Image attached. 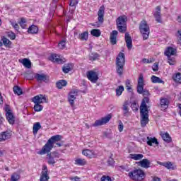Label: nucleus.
I'll use <instances>...</instances> for the list:
<instances>
[{"mask_svg": "<svg viewBox=\"0 0 181 181\" xmlns=\"http://www.w3.org/2000/svg\"><path fill=\"white\" fill-rule=\"evenodd\" d=\"M132 107V109L134 110V111H138V104H136V103H133L131 105Z\"/></svg>", "mask_w": 181, "mask_h": 181, "instance_id": "55", "label": "nucleus"}, {"mask_svg": "<svg viewBox=\"0 0 181 181\" xmlns=\"http://www.w3.org/2000/svg\"><path fill=\"white\" fill-rule=\"evenodd\" d=\"M175 37H177V45L181 47V29L178 30L175 33Z\"/></svg>", "mask_w": 181, "mask_h": 181, "instance_id": "45", "label": "nucleus"}, {"mask_svg": "<svg viewBox=\"0 0 181 181\" xmlns=\"http://www.w3.org/2000/svg\"><path fill=\"white\" fill-rule=\"evenodd\" d=\"M71 64H69L67 65H64L62 68V71L64 73H69L71 71V67L70 66Z\"/></svg>", "mask_w": 181, "mask_h": 181, "instance_id": "49", "label": "nucleus"}, {"mask_svg": "<svg viewBox=\"0 0 181 181\" xmlns=\"http://www.w3.org/2000/svg\"><path fill=\"white\" fill-rule=\"evenodd\" d=\"M153 16L158 23H162V14L160 13V6H158L156 8V11Z\"/></svg>", "mask_w": 181, "mask_h": 181, "instance_id": "17", "label": "nucleus"}, {"mask_svg": "<svg viewBox=\"0 0 181 181\" xmlns=\"http://www.w3.org/2000/svg\"><path fill=\"white\" fill-rule=\"evenodd\" d=\"M105 11V7L101 6L98 11V20L100 23H103L104 22V13Z\"/></svg>", "mask_w": 181, "mask_h": 181, "instance_id": "18", "label": "nucleus"}, {"mask_svg": "<svg viewBox=\"0 0 181 181\" xmlns=\"http://www.w3.org/2000/svg\"><path fill=\"white\" fill-rule=\"evenodd\" d=\"M34 110L36 112H39L43 110V106L42 105L39 104L38 103H34Z\"/></svg>", "mask_w": 181, "mask_h": 181, "instance_id": "43", "label": "nucleus"}, {"mask_svg": "<svg viewBox=\"0 0 181 181\" xmlns=\"http://www.w3.org/2000/svg\"><path fill=\"white\" fill-rule=\"evenodd\" d=\"M6 117L9 124H15V116H13V114H12V112H11V110H8L6 112Z\"/></svg>", "mask_w": 181, "mask_h": 181, "instance_id": "23", "label": "nucleus"}, {"mask_svg": "<svg viewBox=\"0 0 181 181\" xmlns=\"http://www.w3.org/2000/svg\"><path fill=\"white\" fill-rule=\"evenodd\" d=\"M146 104H149V98L142 99L140 105V114L141 117V126L143 128L146 127V124L149 122V111L148 110V105Z\"/></svg>", "mask_w": 181, "mask_h": 181, "instance_id": "1", "label": "nucleus"}, {"mask_svg": "<svg viewBox=\"0 0 181 181\" xmlns=\"http://www.w3.org/2000/svg\"><path fill=\"white\" fill-rule=\"evenodd\" d=\"M173 80H174L175 83H180V84H181V73L178 72L173 75Z\"/></svg>", "mask_w": 181, "mask_h": 181, "instance_id": "33", "label": "nucleus"}, {"mask_svg": "<svg viewBox=\"0 0 181 181\" xmlns=\"http://www.w3.org/2000/svg\"><path fill=\"white\" fill-rule=\"evenodd\" d=\"M124 66H125V54L119 52L116 57V71L119 76L124 73Z\"/></svg>", "mask_w": 181, "mask_h": 181, "instance_id": "3", "label": "nucleus"}, {"mask_svg": "<svg viewBox=\"0 0 181 181\" xmlns=\"http://www.w3.org/2000/svg\"><path fill=\"white\" fill-rule=\"evenodd\" d=\"M125 84H126V88H127V91H129V93H131V92L132 91V86H131V81H129V80L127 79V80L126 81Z\"/></svg>", "mask_w": 181, "mask_h": 181, "instance_id": "50", "label": "nucleus"}, {"mask_svg": "<svg viewBox=\"0 0 181 181\" xmlns=\"http://www.w3.org/2000/svg\"><path fill=\"white\" fill-rule=\"evenodd\" d=\"M168 57V64H170V66H175L176 64V59H175V57Z\"/></svg>", "mask_w": 181, "mask_h": 181, "instance_id": "48", "label": "nucleus"}, {"mask_svg": "<svg viewBox=\"0 0 181 181\" xmlns=\"http://www.w3.org/2000/svg\"><path fill=\"white\" fill-rule=\"evenodd\" d=\"M90 35H92V36H95V37H100V36H101V30L98 29H93L90 31Z\"/></svg>", "mask_w": 181, "mask_h": 181, "instance_id": "35", "label": "nucleus"}, {"mask_svg": "<svg viewBox=\"0 0 181 181\" xmlns=\"http://www.w3.org/2000/svg\"><path fill=\"white\" fill-rule=\"evenodd\" d=\"M157 163L158 165H160L161 166H164V168H166V169H171V170H176L177 166L173 165L172 162L168 161L162 163L160 161H158Z\"/></svg>", "mask_w": 181, "mask_h": 181, "instance_id": "16", "label": "nucleus"}, {"mask_svg": "<svg viewBox=\"0 0 181 181\" xmlns=\"http://www.w3.org/2000/svg\"><path fill=\"white\" fill-rule=\"evenodd\" d=\"M137 93H139V94H143V95H144V98H143V100L144 99V98H148V97H149V95H151V94L149 93V91L148 90H146V89H144V87L142 88V90H141V92H139V91H137Z\"/></svg>", "mask_w": 181, "mask_h": 181, "instance_id": "36", "label": "nucleus"}, {"mask_svg": "<svg viewBox=\"0 0 181 181\" xmlns=\"http://www.w3.org/2000/svg\"><path fill=\"white\" fill-rule=\"evenodd\" d=\"M33 103L43 104V103H47V99L46 98V95L40 94L33 98Z\"/></svg>", "mask_w": 181, "mask_h": 181, "instance_id": "14", "label": "nucleus"}, {"mask_svg": "<svg viewBox=\"0 0 181 181\" xmlns=\"http://www.w3.org/2000/svg\"><path fill=\"white\" fill-rule=\"evenodd\" d=\"M100 54L97 53H91L89 56V60H90L91 62H94L95 60H98Z\"/></svg>", "mask_w": 181, "mask_h": 181, "instance_id": "42", "label": "nucleus"}, {"mask_svg": "<svg viewBox=\"0 0 181 181\" xmlns=\"http://www.w3.org/2000/svg\"><path fill=\"white\" fill-rule=\"evenodd\" d=\"M40 128H42V125H40V122H36L35 124H33V132L35 135H36V134H37V132H39V129H40Z\"/></svg>", "mask_w": 181, "mask_h": 181, "instance_id": "30", "label": "nucleus"}, {"mask_svg": "<svg viewBox=\"0 0 181 181\" xmlns=\"http://www.w3.org/2000/svg\"><path fill=\"white\" fill-rule=\"evenodd\" d=\"M152 144H155V145H156V146H158V145H159V141H158V139L155 138V137H147V145H148V146H152Z\"/></svg>", "mask_w": 181, "mask_h": 181, "instance_id": "25", "label": "nucleus"}, {"mask_svg": "<svg viewBox=\"0 0 181 181\" xmlns=\"http://www.w3.org/2000/svg\"><path fill=\"white\" fill-rule=\"evenodd\" d=\"M86 77L91 83H97L98 81V74L94 71H88L86 73Z\"/></svg>", "mask_w": 181, "mask_h": 181, "instance_id": "10", "label": "nucleus"}, {"mask_svg": "<svg viewBox=\"0 0 181 181\" xmlns=\"http://www.w3.org/2000/svg\"><path fill=\"white\" fill-rule=\"evenodd\" d=\"M124 39L128 50H131V49H132V38L131 37L129 33H125Z\"/></svg>", "mask_w": 181, "mask_h": 181, "instance_id": "19", "label": "nucleus"}, {"mask_svg": "<svg viewBox=\"0 0 181 181\" xmlns=\"http://www.w3.org/2000/svg\"><path fill=\"white\" fill-rule=\"evenodd\" d=\"M14 93L17 94V95H22L23 94V92L22 91V88L19 86H14L13 88Z\"/></svg>", "mask_w": 181, "mask_h": 181, "instance_id": "41", "label": "nucleus"}, {"mask_svg": "<svg viewBox=\"0 0 181 181\" xmlns=\"http://www.w3.org/2000/svg\"><path fill=\"white\" fill-rule=\"evenodd\" d=\"M35 78L38 83H42V81H44V83H49V76L45 74H35Z\"/></svg>", "mask_w": 181, "mask_h": 181, "instance_id": "13", "label": "nucleus"}, {"mask_svg": "<svg viewBox=\"0 0 181 181\" xmlns=\"http://www.w3.org/2000/svg\"><path fill=\"white\" fill-rule=\"evenodd\" d=\"M71 180H74V181H81V178H80L79 177L76 176V177L71 178Z\"/></svg>", "mask_w": 181, "mask_h": 181, "instance_id": "61", "label": "nucleus"}, {"mask_svg": "<svg viewBox=\"0 0 181 181\" xmlns=\"http://www.w3.org/2000/svg\"><path fill=\"white\" fill-rule=\"evenodd\" d=\"M124 91V86H119L116 89V95L117 97H119L122 94V92Z\"/></svg>", "mask_w": 181, "mask_h": 181, "instance_id": "47", "label": "nucleus"}, {"mask_svg": "<svg viewBox=\"0 0 181 181\" xmlns=\"http://www.w3.org/2000/svg\"><path fill=\"white\" fill-rule=\"evenodd\" d=\"M12 137V131L6 130L0 133V142H5V141H8V139H11Z\"/></svg>", "mask_w": 181, "mask_h": 181, "instance_id": "11", "label": "nucleus"}, {"mask_svg": "<svg viewBox=\"0 0 181 181\" xmlns=\"http://www.w3.org/2000/svg\"><path fill=\"white\" fill-rule=\"evenodd\" d=\"M118 129L119 132L124 131V124L121 121L119 122Z\"/></svg>", "mask_w": 181, "mask_h": 181, "instance_id": "54", "label": "nucleus"}, {"mask_svg": "<svg viewBox=\"0 0 181 181\" xmlns=\"http://www.w3.org/2000/svg\"><path fill=\"white\" fill-rule=\"evenodd\" d=\"M153 181H160V178H159V177H154L153 178Z\"/></svg>", "mask_w": 181, "mask_h": 181, "instance_id": "63", "label": "nucleus"}, {"mask_svg": "<svg viewBox=\"0 0 181 181\" xmlns=\"http://www.w3.org/2000/svg\"><path fill=\"white\" fill-rule=\"evenodd\" d=\"M151 81L152 83H163V81H162V79H160L159 77L155 76V75H153L151 76Z\"/></svg>", "mask_w": 181, "mask_h": 181, "instance_id": "40", "label": "nucleus"}, {"mask_svg": "<svg viewBox=\"0 0 181 181\" xmlns=\"http://www.w3.org/2000/svg\"><path fill=\"white\" fill-rule=\"evenodd\" d=\"M2 41H3V44L4 45V46H6V47H11L12 45V42L8 40V38L3 37Z\"/></svg>", "mask_w": 181, "mask_h": 181, "instance_id": "44", "label": "nucleus"}, {"mask_svg": "<svg viewBox=\"0 0 181 181\" xmlns=\"http://www.w3.org/2000/svg\"><path fill=\"white\" fill-rule=\"evenodd\" d=\"M145 84L144 83V74H140L138 79V84H137V91L141 92L142 88H144Z\"/></svg>", "mask_w": 181, "mask_h": 181, "instance_id": "20", "label": "nucleus"}, {"mask_svg": "<svg viewBox=\"0 0 181 181\" xmlns=\"http://www.w3.org/2000/svg\"><path fill=\"white\" fill-rule=\"evenodd\" d=\"M131 159L134 160H141L144 158L143 154H130Z\"/></svg>", "mask_w": 181, "mask_h": 181, "instance_id": "37", "label": "nucleus"}, {"mask_svg": "<svg viewBox=\"0 0 181 181\" xmlns=\"http://www.w3.org/2000/svg\"><path fill=\"white\" fill-rule=\"evenodd\" d=\"M78 4V0H71L69 6H76Z\"/></svg>", "mask_w": 181, "mask_h": 181, "instance_id": "56", "label": "nucleus"}, {"mask_svg": "<svg viewBox=\"0 0 181 181\" xmlns=\"http://www.w3.org/2000/svg\"><path fill=\"white\" fill-rule=\"evenodd\" d=\"M49 153L54 159V158H60V154L57 151H53Z\"/></svg>", "mask_w": 181, "mask_h": 181, "instance_id": "51", "label": "nucleus"}, {"mask_svg": "<svg viewBox=\"0 0 181 181\" xmlns=\"http://www.w3.org/2000/svg\"><path fill=\"white\" fill-rule=\"evenodd\" d=\"M39 32V28L35 25H33L28 28V33H37Z\"/></svg>", "mask_w": 181, "mask_h": 181, "instance_id": "39", "label": "nucleus"}, {"mask_svg": "<svg viewBox=\"0 0 181 181\" xmlns=\"http://www.w3.org/2000/svg\"><path fill=\"white\" fill-rule=\"evenodd\" d=\"M77 95H78V92L77 90H72L69 92L68 95V101L71 107L74 105V100L77 98Z\"/></svg>", "mask_w": 181, "mask_h": 181, "instance_id": "9", "label": "nucleus"}, {"mask_svg": "<svg viewBox=\"0 0 181 181\" xmlns=\"http://www.w3.org/2000/svg\"><path fill=\"white\" fill-rule=\"evenodd\" d=\"M138 166L144 168V169H149L151 168V160L148 158H144L139 162L136 163Z\"/></svg>", "mask_w": 181, "mask_h": 181, "instance_id": "15", "label": "nucleus"}, {"mask_svg": "<svg viewBox=\"0 0 181 181\" xmlns=\"http://www.w3.org/2000/svg\"><path fill=\"white\" fill-rule=\"evenodd\" d=\"M142 63H147V64H149V63H153V60L151 59H147L146 58H144L142 59Z\"/></svg>", "mask_w": 181, "mask_h": 181, "instance_id": "59", "label": "nucleus"}, {"mask_svg": "<svg viewBox=\"0 0 181 181\" xmlns=\"http://www.w3.org/2000/svg\"><path fill=\"white\" fill-rule=\"evenodd\" d=\"M8 37H10L11 40H15V39H16V35H15V33L13 32H8Z\"/></svg>", "mask_w": 181, "mask_h": 181, "instance_id": "52", "label": "nucleus"}, {"mask_svg": "<svg viewBox=\"0 0 181 181\" xmlns=\"http://www.w3.org/2000/svg\"><path fill=\"white\" fill-rule=\"evenodd\" d=\"M128 176H129L132 180L142 181L146 177V174H145V172L141 169H135L129 173Z\"/></svg>", "mask_w": 181, "mask_h": 181, "instance_id": "5", "label": "nucleus"}, {"mask_svg": "<svg viewBox=\"0 0 181 181\" xmlns=\"http://www.w3.org/2000/svg\"><path fill=\"white\" fill-rule=\"evenodd\" d=\"M49 60L53 62V63H57L58 64H63V63L66 62V59L60 58V56L57 54H52L49 57Z\"/></svg>", "mask_w": 181, "mask_h": 181, "instance_id": "8", "label": "nucleus"}, {"mask_svg": "<svg viewBox=\"0 0 181 181\" xmlns=\"http://www.w3.org/2000/svg\"><path fill=\"white\" fill-rule=\"evenodd\" d=\"M124 117L129 116V108L128 107V103L125 102L122 107Z\"/></svg>", "mask_w": 181, "mask_h": 181, "instance_id": "28", "label": "nucleus"}, {"mask_svg": "<svg viewBox=\"0 0 181 181\" xmlns=\"http://www.w3.org/2000/svg\"><path fill=\"white\" fill-rule=\"evenodd\" d=\"M139 30L143 36V40H146L149 37V25L145 21H142L139 25Z\"/></svg>", "mask_w": 181, "mask_h": 181, "instance_id": "6", "label": "nucleus"}, {"mask_svg": "<svg viewBox=\"0 0 181 181\" xmlns=\"http://www.w3.org/2000/svg\"><path fill=\"white\" fill-rule=\"evenodd\" d=\"M118 36V31L113 30L110 33V43L112 45H117V37Z\"/></svg>", "mask_w": 181, "mask_h": 181, "instance_id": "24", "label": "nucleus"}, {"mask_svg": "<svg viewBox=\"0 0 181 181\" xmlns=\"http://www.w3.org/2000/svg\"><path fill=\"white\" fill-rule=\"evenodd\" d=\"M58 47H59V49H64V47H66V41L65 40H62L58 44Z\"/></svg>", "mask_w": 181, "mask_h": 181, "instance_id": "53", "label": "nucleus"}, {"mask_svg": "<svg viewBox=\"0 0 181 181\" xmlns=\"http://www.w3.org/2000/svg\"><path fill=\"white\" fill-rule=\"evenodd\" d=\"M19 179H21V175L18 173H14L11 175V181H18Z\"/></svg>", "mask_w": 181, "mask_h": 181, "instance_id": "46", "label": "nucleus"}, {"mask_svg": "<svg viewBox=\"0 0 181 181\" xmlns=\"http://www.w3.org/2000/svg\"><path fill=\"white\" fill-rule=\"evenodd\" d=\"M82 153L83 155H84V156H87L90 158H95L97 156V153H95V151L89 149L83 150L82 151Z\"/></svg>", "mask_w": 181, "mask_h": 181, "instance_id": "21", "label": "nucleus"}, {"mask_svg": "<svg viewBox=\"0 0 181 181\" xmlns=\"http://www.w3.org/2000/svg\"><path fill=\"white\" fill-rule=\"evenodd\" d=\"M47 166L43 165L42 170L40 178V181H49V179H50V177H49Z\"/></svg>", "mask_w": 181, "mask_h": 181, "instance_id": "12", "label": "nucleus"}, {"mask_svg": "<svg viewBox=\"0 0 181 181\" xmlns=\"http://www.w3.org/2000/svg\"><path fill=\"white\" fill-rule=\"evenodd\" d=\"M111 115H107V116L102 117L100 119L96 120L93 124V127H100L101 125H104L107 124V122H110V119H111Z\"/></svg>", "mask_w": 181, "mask_h": 181, "instance_id": "7", "label": "nucleus"}, {"mask_svg": "<svg viewBox=\"0 0 181 181\" xmlns=\"http://www.w3.org/2000/svg\"><path fill=\"white\" fill-rule=\"evenodd\" d=\"M75 165H78V166H84V165H87V161L86 159L78 158L75 160Z\"/></svg>", "mask_w": 181, "mask_h": 181, "instance_id": "31", "label": "nucleus"}, {"mask_svg": "<svg viewBox=\"0 0 181 181\" xmlns=\"http://www.w3.org/2000/svg\"><path fill=\"white\" fill-rule=\"evenodd\" d=\"M22 64L24 66L26 67V69H30V67H32V62H30V60H29V59L24 58L23 59Z\"/></svg>", "mask_w": 181, "mask_h": 181, "instance_id": "32", "label": "nucleus"}, {"mask_svg": "<svg viewBox=\"0 0 181 181\" xmlns=\"http://www.w3.org/2000/svg\"><path fill=\"white\" fill-rule=\"evenodd\" d=\"M160 107L161 108H164V110H166L169 107V99L168 98H161L160 99Z\"/></svg>", "mask_w": 181, "mask_h": 181, "instance_id": "27", "label": "nucleus"}, {"mask_svg": "<svg viewBox=\"0 0 181 181\" xmlns=\"http://www.w3.org/2000/svg\"><path fill=\"white\" fill-rule=\"evenodd\" d=\"M56 86L59 90H62L63 87H66L67 86V81L60 80L56 83Z\"/></svg>", "mask_w": 181, "mask_h": 181, "instance_id": "29", "label": "nucleus"}, {"mask_svg": "<svg viewBox=\"0 0 181 181\" xmlns=\"http://www.w3.org/2000/svg\"><path fill=\"white\" fill-rule=\"evenodd\" d=\"M101 181H111V177L110 176H103Z\"/></svg>", "mask_w": 181, "mask_h": 181, "instance_id": "57", "label": "nucleus"}, {"mask_svg": "<svg viewBox=\"0 0 181 181\" xmlns=\"http://www.w3.org/2000/svg\"><path fill=\"white\" fill-rule=\"evenodd\" d=\"M49 153V152L46 153H47V159L48 160L47 163L49 165H54V163H56V160H54V158Z\"/></svg>", "mask_w": 181, "mask_h": 181, "instance_id": "34", "label": "nucleus"}, {"mask_svg": "<svg viewBox=\"0 0 181 181\" xmlns=\"http://www.w3.org/2000/svg\"><path fill=\"white\" fill-rule=\"evenodd\" d=\"M127 22H128V17L127 16H120L116 20V25L117 30L120 33H125L127 32Z\"/></svg>", "mask_w": 181, "mask_h": 181, "instance_id": "4", "label": "nucleus"}, {"mask_svg": "<svg viewBox=\"0 0 181 181\" xmlns=\"http://www.w3.org/2000/svg\"><path fill=\"white\" fill-rule=\"evenodd\" d=\"M176 49L172 47H168L165 49L164 54L165 56L172 57V56H175L176 54Z\"/></svg>", "mask_w": 181, "mask_h": 181, "instance_id": "22", "label": "nucleus"}, {"mask_svg": "<svg viewBox=\"0 0 181 181\" xmlns=\"http://www.w3.org/2000/svg\"><path fill=\"white\" fill-rule=\"evenodd\" d=\"M160 136L165 141V142H167L169 144L170 142H172V137H170V135H169V133H160Z\"/></svg>", "mask_w": 181, "mask_h": 181, "instance_id": "26", "label": "nucleus"}, {"mask_svg": "<svg viewBox=\"0 0 181 181\" xmlns=\"http://www.w3.org/2000/svg\"><path fill=\"white\" fill-rule=\"evenodd\" d=\"M11 25L13 26V28H14V29H16V30H18L19 29V25H18V23H11Z\"/></svg>", "mask_w": 181, "mask_h": 181, "instance_id": "60", "label": "nucleus"}, {"mask_svg": "<svg viewBox=\"0 0 181 181\" xmlns=\"http://www.w3.org/2000/svg\"><path fill=\"white\" fill-rule=\"evenodd\" d=\"M59 141H62V136H52L49 139H48L47 142L42 148V149L38 151V155H46V153H49V152L53 149L54 144H56V142H59Z\"/></svg>", "mask_w": 181, "mask_h": 181, "instance_id": "2", "label": "nucleus"}, {"mask_svg": "<svg viewBox=\"0 0 181 181\" xmlns=\"http://www.w3.org/2000/svg\"><path fill=\"white\" fill-rule=\"evenodd\" d=\"M107 164L110 165V166H112V165H114V158L110 157L107 160Z\"/></svg>", "mask_w": 181, "mask_h": 181, "instance_id": "58", "label": "nucleus"}, {"mask_svg": "<svg viewBox=\"0 0 181 181\" xmlns=\"http://www.w3.org/2000/svg\"><path fill=\"white\" fill-rule=\"evenodd\" d=\"M78 39L80 40H88V32L85 31L79 35Z\"/></svg>", "mask_w": 181, "mask_h": 181, "instance_id": "38", "label": "nucleus"}, {"mask_svg": "<svg viewBox=\"0 0 181 181\" xmlns=\"http://www.w3.org/2000/svg\"><path fill=\"white\" fill-rule=\"evenodd\" d=\"M153 71H158V64H154L153 66Z\"/></svg>", "mask_w": 181, "mask_h": 181, "instance_id": "62", "label": "nucleus"}, {"mask_svg": "<svg viewBox=\"0 0 181 181\" xmlns=\"http://www.w3.org/2000/svg\"><path fill=\"white\" fill-rule=\"evenodd\" d=\"M177 22H179V23H181V16H177Z\"/></svg>", "mask_w": 181, "mask_h": 181, "instance_id": "64", "label": "nucleus"}]
</instances>
